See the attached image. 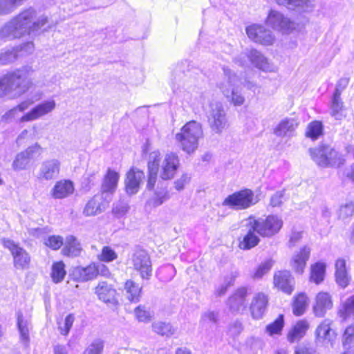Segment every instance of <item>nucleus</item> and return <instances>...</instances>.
<instances>
[{"label": "nucleus", "instance_id": "9", "mask_svg": "<svg viewBox=\"0 0 354 354\" xmlns=\"http://www.w3.org/2000/svg\"><path fill=\"white\" fill-rule=\"evenodd\" d=\"M209 126L214 133L221 134L228 126L226 113L221 102H216L210 104V109L207 113Z\"/></svg>", "mask_w": 354, "mask_h": 354}, {"label": "nucleus", "instance_id": "17", "mask_svg": "<svg viewBox=\"0 0 354 354\" xmlns=\"http://www.w3.org/2000/svg\"><path fill=\"white\" fill-rule=\"evenodd\" d=\"M111 198H104L102 195H95L86 204L83 214L86 216H91L100 214L111 202Z\"/></svg>", "mask_w": 354, "mask_h": 354}, {"label": "nucleus", "instance_id": "43", "mask_svg": "<svg viewBox=\"0 0 354 354\" xmlns=\"http://www.w3.org/2000/svg\"><path fill=\"white\" fill-rule=\"evenodd\" d=\"M343 108V102L340 96L333 94L330 104L331 115L336 120H342L344 117Z\"/></svg>", "mask_w": 354, "mask_h": 354}, {"label": "nucleus", "instance_id": "40", "mask_svg": "<svg viewBox=\"0 0 354 354\" xmlns=\"http://www.w3.org/2000/svg\"><path fill=\"white\" fill-rule=\"evenodd\" d=\"M176 273V268L173 265L166 264L158 268L156 276L160 281L168 282L174 277Z\"/></svg>", "mask_w": 354, "mask_h": 354}, {"label": "nucleus", "instance_id": "36", "mask_svg": "<svg viewBox=\"0 0 354 354\" xmlns=\"http://www.w3.org/2000/svg\"><path fill=\"white\" fill-rule=\"evenodd\" d=\"M309 328L306 320H299L289 331L287 339L290 343L300 340L306 334Z\"/></svg>", "mask_w": 354, "mask_h": 354}, {"label": "nucleus", "instance_id": "2", "mask_svg": "<svg viewBox=\"0 0 354 354\" xmlns=\"http://www.w3.org/2000/svg\"><path fill=\"white\" fill-rule=\"evenodd\" d=\"M33 72L32 66H25L10 71L0 77V97L16 91L21 95L26 92L32 85L29 78Z\"/></svg>", "mask_w": 354, "mask_h": 354}, {"label": "nucleus", "instance_id": "33", "mask_svg": "<svg viewBox=\"0 0 354 354\" xmlns=\"http://www.w3.org/2000/svg\"><path fill=\"white\" fill-rule=\"evenodd\" d=\"M310 254V248L304 246L297 254L294 255L291 264L296 272L299 274L303 273L306 262L309 259Z\"/></svg>", "mask_w": 354, "mask_h": 354}, {"label": "nucleus", "instance_id": "53", "mask_svg": "<svg viewBox=\"0 0 354 354\" xmlns=\"http://www.w3.org/2000/svg\"><path fill=\"white\" fill-rule=\"evenodd\" d=\"M135 315L136 319L141 322H148L152 317L151 312L147 310L145 306L141 305L135 309Z\"/></svg>", "mask_w": 354, "mask_h": 354}, {"label": "nucleus", "instance_id": "34", "mask_svg": "<svg viewBox=\"0 0 354 354\" xmlns=\"http://www.w3.org/2000/svg\"><path fill=\"white\" fill-rule=\"evenodd\" d=\"M98 299L105 303H112L115 299V290L107 282L100 281L95 288Z\"/></svg>", "mask_w": 354, "mask_h": 354}, {"label": "nucleus", "instance_id": "31", "mask_svg": "<svg viewBox=\"0 0 354 354\" xmlns=\"http://www.w3.org/2000/svg\"><path fill=\"white\" fill-rule=\"evenodd\" d=\"M74 192V185L69 180H61L57 181L51 190L52 196L56 199H62L68 197Z\"/></svg>", "mask_w": 354, "mask_h": 354}, {"label": "nucleus", "instance_id": "48", "mask_svg": "<svg viewBox=\"0 0 354 354\" xmlns=\"http://www.w3.org/2000/svg\"><path fill=\"white\" fill-rule=\"evenodd\" d=\"M118 258V254L110 246H104L101 253L97 255L100 261L109 263Z\"/></svg>", "mask_w": 354, "mask_h": 354}, {"label": "nucleus", "instance_id": "58", "mask_svg": "<svg viewBox=\"0 0 354 354\" xmlns=\"http://www.w3.org/2000/svg\"><path fill=\"white\" fill-rule=\"evenodd\" d=\"M335 279L339 286L342 288L346 287L349 281L347 271L335 272Z\"/></svg>", "mask_w": 354, "mask_h": 354}, {"label": "nucleus", "instance_id": "41", "mask_svg": "<svg viewBox=\"0 0 354 354\" xmlns=\"http://www.w3.org/2000/svg\"><path fill=\"white\" fill-rule=\"evenodd\" d=\"M25 0H0V15H8L20 6Z\"/></svg>", "mask_w": 354, "mask_h": 354}, {"label": "nucleus", "instance_id": "22", "mask_svg": "<svg viewBox=\"0 0 354 354\" xmlns=\"http://www.w3.org/2000/svg\"><path fill=\"white\" fill-rule=\"evenodd\" d=\"M179 166V159L174 153L166 154L162 165L160 176L163 180L172 178Z\"/></svg>", "mask_w": 354, "mask_h": 354}, {"label": "nucleus", "instance_id": "47", "mask_svg": "<svg viewBox=\"0 0 354 354\" xmlns=\"http://www.w3.org/2000/svg\"><path fill=\"white\" fill-rule=\"evenodd\" d=\"M323 125L319 121L311 122L307 127L306 136L313 140H316L322 134Z\"/></svg>", "mask_w": 354, "mask_h": 354}, {"label": "nucleus", "instance_id": "8", "mask_svg": "<svg viewBox=\"0 0 354 354\" xmlns=\"http://www.w3.org/2000/svg\"><path fill=\"white\" fill-rule=\"evenodd\" d=\"M248 218L255 227L257 233L267 238H270L279 233L283 224L282 219L277 215H269L266 218H258L250 216Z\"/></svg>", "mask_w": 354, "mask_h": 354}, {"label": "nucleus", "instance_id": "13", "mask_svg": "<svg viewBox=\"0 0 354 354\" xmlns=\"http://www.w3.org/2000/svg\"><path fill=\"white\" fill-rule=\"evenodd\" d=\"M56 106L54 100H48L38 104L33 107L29 112L22 115L19 121L20 122H30L36 120L50 113H51Z\"/></svg>", "mask_w": 354, "mask_h": 354}, {"label": "nucleus", "instance_id": "3", "mask_svg": "<svg viewBox=\"0 0 354 354\" xmlns=\"http://www.w3.org/2000/svg\"><path fill=\"white\" fill-rule=\"evenodd\" d=\"M224 76L223 80L217 84L218 88L234 106H241L245 102V97L240 93L241 84L239 77L227 67H223Z\"/></svg>", "mask_w": 354, "mask_h": 354}, {"label": "nucleus", "instance_id": "51", "mask_svg": "<svg viewBox=\"0 0 354 354\" xmlns=\"http://www.w3.org/2000/svg\"><path fill=\"white\" fill-rule=\"evenodd\" d=\"M30 159L26 155L21 152L18 153L12 162V168L15 170H22L26 168L30 162Z\"/></svg>", "mask_w": 354, "mask_h": 354}, {"label": "nucleus", "instance_id": "52", "mask_svg": "<svg viewBox=\"0 0 354 354\" xmlns=\"http://www.w3.org/2000/svg\"><path fill=\"white\" fill-rule=\"evenodd\" d=\"M273 266V261L272 259H267L262 263H261L258 268H257L256 271L254 272L252 277L254 279H260L265 274H266L272 267Z\"/></svg>", "mask_w": 354, "mask_h": 354}, {"label": "nucleus", "instance_id": "24", "mask_svg": "<svg viewBox=\"0 0 354 354\" xmlns=\"http://www.w3.org/2000/svg\"><path fill=\"white\" fill-rule=\"evenodd\" d=\"M333 307V301L330 295L326 292H319L315 298V304L313 310L317 317H323L328 310Z\"/></svg>", "mask_w": 354, "mask_h": 354}, {"label": "nucleus", "instance_id": "37", "mask_svg": "<svg viewBox=\"0 0 354 354\" xmlns=\"http://www.w3.org/2000/svg\"><path fill=\"white\" fill-rule=\"evenodd\" d=\"M125 295L131 302L137 303L141 297L142 288L134 281L128 280L124 285Z\"/></svg>", "mask_w": 354, "mask_h": 354}, {"label": "nucleus", "instance_id": "26", "mask_svg": "<svg viewBox=\"0 0 354 354\" xmlns=\"http://www.w3.org/2000/svg\"><path fill=\"white\" fill-rule=\"evenodd\" d=\"M277 4L284 6L289 10L300 12H311L314 8L315 0H274Z\"/></svg>", "mask_w": 354, "mask_h": 354}, {"label": "nucleus", "instance_id": "39", "mask_svg": "<svg viewBox=\"0 0 354 354\" xmlns=\"http://www.w3.org/2000/svg\"><path fill=\"white\" fill-rule=\"evenodd\" d=\"M308 299L304 293H300L295 297L292 310L294 315L300 316L303 315L307 308Z\"/></svg>", "mask_w": 354, "mask_h": 354}, {"label": "nucleus", "instance_id": "14", "mask_svg": "<svg viewBox=\"0 0 354 354\" xmlns=\"http://www.w3.org/2000/svg\"><path fill=\"white\" fill-rule=\"evenodd\" d=\"M250 289L247 286H241L234 290L227 299V306L232 312L241 313L247 307V297Z\"/></svg>", "mask_w": 354, "mask_h": 354}, {"label": "nucleus", "instance_id": "54", "mask_svg": "<svg viewBox=\"0 0 354 354\" xmlns=\"http://www.w3.org/2000/svg\"><path fill=\"white\" fill-rule=\"evenodd\" d=\"M104 343L101 339L94 340L85 350L84 354H102Z\"/></svg>", "mask_w": 354, "mask_h": 354}, {"label": "nucleus", "instance_id": "56", "mask_svg": "<svg viewBox=\"0 0 354 354\" xmlns=\"http://www.w3.org/2000/svg\"><path fill=\"white\" fill-rule=\"evenodd\" d=\"M158 171V170H157V167L156 165L153 163L149 164V178L147 185L148 189H152L154 187L155 183L156 182Z\"/></svg>", "mask_w": 354, "mask_h": 354}, {"label": "nucleus", "instance_id": "11", "mask_svg": "<svg viewBox=\"0 0 354 354\" xmlns=\"http://www.w3.org/2000/svg\"><path fill=\"white\" fill-rule=\"evenodd\" d=\"M131 263L142 279H150L152 275L151 261L146 250L136 249L131 257Z\"/></svg>", "mask_w": 354, "mask_h": 354}, {"label": "nucleus", "instance_id": "63", "mask_svg": "<svg viewBox=\"0 0 354 354\" xmlns=\"http://www.w3.org/2000/svg\"><path fill=\"white\" fill-rule=\"evenodd\" d=\"M349 83V79L348 77H342L339 80L336 84V88L334 92V95H341L342 92L347 87Z\"/></svg>", "mask_w": 354, "mask_h": 354}, {"label": "nucleus", "instance_id": "64", "mask_svg": "<svg viewBox=\"0 0 354 354\" xmlns=\"http://www.w3.org/2000/svg\"><path fill=\"white\" fill-rule=\"evenodd\" d=\"M218 314L217 312L208 311L205 313L201 317L203 322H212L216 324L218 321Z\"/></svg>", "mask_w": 354, "mask_h": 354}, {"label": "nucleus", "instance_id": "6", "mask_svg": "<svg viewBox=\"0 0 354 354\" xmlns=\"http://www.w3.org/2000/svg\"><path fill=\"white\" fill-rule=\"evenodd\" d=\"M259 201L258 196L250 189H243L228 195L223 201V206L239 211L250 208Z\"/></svg>", "mask_w": 354, "mask_h": 354}, {"label": "nucleus", "instance_id": "20", "mask_svg": "<svg viewBox=\"0 0 354 354\" xmlns=\"http://www.w3.org/2000/svg\"><path fill=\"white\" fill-rule=\"evenodd\" d=\"M268 303L266 295L262 292L255 294L250 306L251 315L254 319H259L264 315Z\"/></svg>", "mask_w": 354, "mask_h": 354}, {"label": "nucleus", "instance_id": "50", "mask_svg": "<svg viewBox=\"0 0 354 354\" xmlns=\"http://www.w3.org/2000/svg\"><path fill=\"white\" fill-rule=\"evenodd\" d=\"M64 243L63 238L58 235L49 236L44 241V244L53 250L59 249Z\"/></svg>", "mask_w": 354, "mask_h": 354}, {"label": "nucleus", "instance_id": "30", "mask_svg": "<svg viewBox=\"0 0 354 354\" xmlns=\"http://www.w3.org/2000/svg\"><path fill=\"white\" fill-rule=\"evenodd\" d=\"M17 327L20 334V340L25 346L28 345L30 337L29 331L31 328L30 319L24 316L21 311L17 312Z\"/></svg>", "mask_w": 354, "mask_h": 354}, {"label": "nucleus", "instance_id": "32", "mask_svg": "<svg viewBox=\"0 0 354 354\" xmlns=\"http://www.w3.org/2000/svg\"><path fill=\"white\" fill-rule=\"evenodd\" d=\"M82 250L81 244L77 239L73 235H68L66 237L62 252L64 256L75 257L80 255Z\"/></svg>", "mask_w": 354, "mask_h": 354}, {"label": "nucleus", "instance_id": "19", "mask_svg": "<svg viewBox=\"0 0 354 354\" xmlns=\"http://www.w3.org/2000/svg\"><path fill=\"white\" fill-rule=\"evenodd\" d=\"M33 49L34 44L32 42H27L19 47L11 49H2L0 53V65H7L15 61L19 50L30 53Z\"/></svg>", "mask_w": 354, "mask_h": 354}, {"label": "nucleus", "instance_id": "62", "mask_svg": "<svg viewBox=\"0 0 354 354\" xmlns=\"http://www.w3.org/2000/svg\"><path fill=\"white\" fill-rule=\"evenodd\" d=\"M189 180L190 176L187 174H184L174 182V187L178 191L183 190L185 186L189 183Z\"/></svg>", "mask_w": 354, "mask_h": 354}, {"label": "nucleus", "instance_id": "55", "mask_svg": "<svg viewBox=\"0 0 354 354\" xmlns=\"http://www.w3.org/2000/svg\"><path fill=\"white\" fill-rule=\"evenodd\" d=\"M75 321V316L73 314L68 315L65 319L63 326H59V330L62 335L66 336L70 332L71 328Z\"/></svg>", "mask_w": 354, "mask_h": 354}, {"label": "nucleus", "instance_id": "15", "mask_svg": "<svg viewBox=\"0 0 354 354\" xmlns=\"http://www.w3.org/2000/svg\"><path fill=\"white\" fill-rule=\"evenodd\" d=\"M266 24L273 29L288 32L295 28V24L290 19L277 10L270 11Z\"/></svg>", "mask_w": 354, "mask_h": 354}, {"label": "nucleus", "instance_id": "57", "mask_svg": "<svg viewBox=\"0 0 354 354\" xmlns=\"http://www.w3.org/2000/svg\"><path fill=\"white\" fill-rule=\"evenodd\" d=\"M342 316L346 319L347 316L354 314V295L347 299L344 304V312H341Z\"/></svg>", "mask_w": 354, "mask_h": 354}, {"label": "nucleus", "instance_id": "21", "mask_svg": "<svg viewBox=\"0 0 354 354\" xmlns=\"http://www.w3.org/2000/svg\"><path fill=\"white\" fill-rule=\"evenodd\" d=\"M244 227L246 234L244 235L242 241L239 242V248L241 250H250L254 248L260 241L259 237L255 234L256 228L248 218L245 220Z\"/></svg>", "mask_w": 354, "mask_h": 354}, {"label": "nucleus", "instance_id": "16", "mask_svg": "<svg viewBox=\"0 0 354 354\" xmlns=\"http://www.w3.org/2000/svg\"><path fill=\"white\" fill-rule=\"evenodd\" d=\"M332 322L330 319H324L317 328L316 342L317 344L328 346H334L336 334L330 328Z\"/></svg>", "mask_w": 354, "mask_h": 354}, {"label": "nucleus", "instance_id": "28", "mask_svg": "<svg viewBox=\"0 0 354 354\" xmlns=\"http://www.w3.org/2000/svg\"><path fill=\"white\" fill-rule=\"evenodd\" d=\"M72 274L74 279L79 282L92 280L97 276L96 264L92 263L86 267H76L73 269Z\"/></svg>", "mask_w": 354, "mask_h": 354}, {"label": "nucleus", "instance_id": "10", "mask_svg": "<svg viewBox=\"0 0 354 354\" xmlns=\"http://www.w3.org/2000/svg\"><path fill=\"white\" fill-rule=\"evenodd\" d=\"M1 242L3 247L10 252L13 257V265L16 269L23 270L29 268L30 256L24 248L9 239H2Z\"/></svg>", "mask_w": 354, "mask_h": 354}, {"label": "nucleus", "instance_id": "7", "mask_svg": "<svg viewBox=\"0 0 354 354\" xmlns=\"http://www.w3.org/2000/svg\"><path fill=\"white\" fill-rule=\"evenodd\" d=\"M234 62L241 66H248L250 63L253 66L264 72L274 71L273 66L268 62V59L263 55L254 48H246L234 57Z\"/></svg>", "mask_w": 354, "mask_h": 354}, {"label": "nucleus", "instance_id": "60", "mask_svg": "<svg viewBox=\"0 0 354 354\" xmlns=\"http://www.w3.org/2000/svg\"><path fill=\"white\" fill-rule=\"evenodd\" d=\"M41 146L38 143H35L22 152L24 153L30 160H31L35 156L39 155L41 153Z\"/></svg>", "mask_w": 354, "mask_h": 354}, {"label": "nucleus", "instance_id": "45", "mask_svg": "<svg viewBox=\"0 0 354 354\" xmlns=\"http://www.w3.org/2000/svg\"><path fill=\"white\" fill-rule=\"evenodd\" d=\"M354 213V204L353 202H347L339 206L337 212L338 218L344 222L348 221Z\"/></svg>", "mask_w": 354, "mask_h": 354}, {"label": "nucleus", "instance_id": "38", "mask_svg": "<svg viewBox=\"0 0 354 354\" xmlns=\"http://www.w3.org/2000/svg\"><path fill=\"white\" fill-rule=\"evenodd\" d=\"M326 263L324 262H317L311 266L310 281L319 284L322 283L325 277Z\"/></svg>", "mask_w": 354, "mask_h": 354}, {"label": "nucleus", "instance_id": "25", "mask_svg": "<svg viewBox=\"0 0 354 354\" xmlns=\"http://www.w3.org/2000/svg\"><path fill=\"white\" fill-rule=\"evenodd\" d=\"M274 283L280 290L288 295L291 294L294 289V279L289 271H279L274 274Z\"/></svg>", "mask_w": 354, "mask_h": 354}, {"label": "nucleus", "instance_id": "42", "mask_svg": "<svg viewBox=\"0 0 354 354\" xmlns=\"http://www.w3.org/2000/svg\"><path fill=\"white\" fill-rule=\"evenodd\" d=\"M153 330L162 336L170 337L176 332L171 324L163 322H156L152 324Z\"/></svg>", "mask_w": 354, "mask_h": 354}, {"label": "nucleus", "instance_id": "35", "mask_svg": "<svg viewBox=\"0 0 354 354\" xmlns=\"http://www.w3.org/2000/svg\"><path fill=\"white\" fill-rule=\"evenodd\" d=\"M170 198L167 187L163 185L158 187L152 197L146 203L147 207H157L167 201Z\"/></svg>", "mask_w": 354, "mask_h": 354}, {"label": "nucleus", "instance_id": "4", "mask_svg": "<svg viewBox=\"0 0 354 354\" xmlns=\"http://www.w3.org/2000/svg\"><path fill=\"white\" fill-rule=\"evenodd\" d=\"M203 137V131L200 122L192 120L187 122L176 134V140L181 149L190 154L194 153L198 147V141Z\"/></svg>", "mask_w": 354, "mask_h": 354}, {"label": "nucleus", "instance_id": "18", "mask_svg": "<svg viewBox=\"0 0 354 354\" xmlns=\"http://www.w3.org/2000/svg\"><path fill=\"white\" fill-rule=\"evenodd\" d=\"M60 162L57 159L44 161L39 168L38 178L40 180H50L56 178L59 173Z\"/></svg>", "mask_w": 354, "mask_h": 354}, {"label": "nucleus", "instance_id": "59", "mask_svg": "<svg viewBox=\"0 0 354 354\" xmlns=\"http://www.w3.org/2000/svg\"><path fill=\"white\" fill-rule=\"evenodd\" d=\"M239 274L240 273L238 269H233L224 277L223 281L230 287L234 285Z\"/></svg>", "mask_w": 354, "mask_h": 354}, {"label": "nucleus", "instance_id": "23", "mask_svg": "<svg viewBox=\"0 0 354 354\" xmlns=\"http://www.w3.org/2000/svg\"><path fill=\"white\" fill-rule=\"evenodd\" d=\"M119 177L120 176L118 172L111 169H108L102 184L101 195L104 198H111L112 199V194L116 189Z\"/></svg>", "mask_w": 354, "mask_h": 354}, {"label": "nucleus", "instance_id": "61", "mask_svg": "<svg viewBox=\"0 0 354 354\" xmlns=\"http://www.w3.org/2000/svg\"><path fill=\"white\" fill-rule=\"evenodd\" d=\"M243 326L240 322L235 321L229 327L228 333L230 336L235 337L238 336L242 331Z\"/></svg>", "mask_w": 354, "mask_h": 354}, {"label": "nucleus", "instance_id": "49", "mask_svg": "<svg viewBox=\"0 0 354 354\" xmlns=\"http://www.w3.org/2000/svg\"><path fill=\"white\" fill-rule=\"evenodd\" d=\"M342 343L346 348L354 345V322L348 326L343 334Z\"/></svg>", "mask_w": 354, "mask_h": 354}, {"label": "nucleus", "instance_id": "27", "mask_svg": "<svg viewBox=\"0 0 354 354\" xmlns=\"http://www.w3.org/2000/svg\"><path fill=\"white\" fill-rule=\"evenodd\" d=\"M143 178L144 173L139 169L133 168L127 173L125 185L128 194H135L138 192L140 183Z\"/></svg>", "mask_w": 354, "mask_h": 354}, {"label": "nucleus", "instance_id": "5", "mask_svg": "<svg viewBox=\"0 0 354 354\" xmlns=\"http://www.w3.org/2000/svg\"><path fill=\"white\" fill-rule=\"evenodd\" d=\"M312 159L322 167H339L344 164L345 159L341 153L329 145H322L310 149Z\"/></svg>", "mask_w": 354, "mask_h": 354}, {"label": "nucleus", "instance_id": "12", "mask_svg": "<svg viewBox=\"0 0 354 354\" xmlns=\"http://www.w3.org/2000/svg\"><path fill=\"white\" fill-rule=\"evenodd\" d=\"M246 33L252 41L262 45H271L274 41L272 32L260 24H254L248 26Z\"/></svg>", "mask_w": 354, "mask_h": 354}, {"label": "nucleus", "instance_id": "46", "mask_svg": "<svg viewBox=\"0 0 354 354\" xmlns=\"http://www.w3.org/2000/svg\"><path fill=\"white\" fill-rule=\"evenodd\" d=\"M284 326V319L283 315L279 317L272 323L269 324L266 328V332L270 336L280 334Z\"/></svg>", "mask_w": 354, "mask_h": 354}, {"label": "nucleus", "instance_id": "29", "mask_svg": "<svg viewBox=\"0 0 354 354\" xmlns=\"http://www.w3.org/2000/svg\"><path fill=\"white\" fill-rule=\"evenodd\" d=\"M297 126L298 122L295 118H285L275 127L274 132L277 136L291 137Z\"/></svg>", "mask_w": 354, "mask_h": 354}, {"label": "nucleus", "instance_id": "1", "mask_svg": "<svg viewBox=\"0 0 354 354\" xmlns=\"http://www.w3.org/2000/svg\"><path fill=\"white\" fill-rule=\"evenodd\" d=\"M48 22L47 17H37V10L29 8L12 17L0 28V39L12 41L19 39L43 28Z\"/></svg>", "mask_w": 354, "mask_h": 354}, {"label": "nucleus", "instance_id": "44", "mask_svg": "<svg viewBox=\"0 0 354 354\" xmlns=\"http://www.w3.org/2000/svg\"><path fill=\"white\" fill-rule=\"evenodd\" d=\"M66 274L65 265L63 261L55 262L53 264L50 276L53 282L58 283L62 281Z\"/></svg>", "mask_w": 354, "mask_h": 354}]
</instances>
